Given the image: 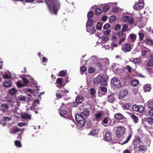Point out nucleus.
Listing matches in <instances>:
<instances>
[{
    "label": "nucleus",
    "mask_w": 153,
    "mask_h": 153,
    "mask_svg": "<svg viewBox=\"0 0 153 153\" xmlns=\"http://www.w3.org/2000/svg\"><path fill=\"white\" fill-rule=\"evenodd\" d=\"M56 83L59 85H62L63 84L62 79L60 78H57L56 80Z\"/></svg>",
    "instance_id": "79ce46f5"
},
{
    "label": "nucleus",
    "mask_w": 153,
    "mask_h": 153,
    "mask_svg": "<svg viewBox=\"0 0 153 153\" xmlns=\"http://www.w3.org/2000/svg\"><path fill=\"white\" fill-rule=\"evenodd\" d=\"M111 82L112 84L114 85L116 88H120L122 86V83L121 82L115 77L112 79Z\"/></svg>",
    "instance_id": "20e7f679"
},
{
    "label": "nucleus",
    "mask_w": 153,
    "mask_h": 153,
    "mask_svg": "<svg viewBox=\"0 0 153 153\" xmlns=\"http://www.w3.org/2000/svg\"><path fill=\"white\" fill-rule=\"evenodd\" d=\"M147 69L150 74H153V69L152 68L150 67H148L147 68Z\"/></svg>",
    "instance_id": "e2e57ef3"
},
{
    "label": "nucleus",
    "mask_w": 153,
    "mask_h": 153,
    "mask_svg": "<svg viewBox=\"0 0 153 153\" xmlns=\"http://www.w3.org/2000/svg\"><path fill=\"white\" fill-rule=\"evenodd\" d=\"M129 16H125L123 17V20L125 22H128V20L129 19Z\"/></svg>",
    "instance_id": "864d4df0"
},
{
    "label": "nucleus",
    "mask_w": 153,
    "mask_h": 153,
    "mask_svg": "<svg viewBox=\"0 0 153 153\" xmlns=\"http://www.w3.org/2000/svg\"><path fill=\"white\" fill-rule=\"evenodd\" d=\"M84 100V98L81 96H78L76 97L75 101L79 104H81Z\"/></svg>",
    "instance_id": "a211bd4d"
},
{
    "label": "nucleus",
    "mask_w": 153,
    "mask_h": 153,
    "mask_svg": "<svg viewBox=\"0 0 153 153\" xmlns=\"http://www.w3.org/2000/svg\"><path fill=\"white\" fill-rule=\"evenodd\" d=\"M95 68L92 67H90L88 69V72L91 74H93L95 71Z\"/></svg>",
    "instance_id": "c9c22d12"
},
{
    "label": "nucleus",
    "mask_w": 153,
    "mask_h": 153,
    "mask_svg": "<svg viewBox=\"0 0 153 153\" xmlns=\"http://www.w3.org/2000/svg\"><path fill=\"white\" fill-rule=\"evenodd\" d=\"M9 108V106L7 104L3 103L0 106V109L3 111H5L6 110Z\"/></svg>",
    "instance_id": "f3484780"
},
{
    "label": "nucleus",
    "mask_w": 153,
    "mask_h": 153,
    "mask_svg": "<svg viewBox=\"0 0 153 153\" xmlns=\"http://www.w3.org/2000/svg\"><path fill=\"white\" fill-rule=\"evenodd\" d=\"M102 25V24L101 22L98 23L96 25V28L97 30L101 29Z\"/></svg>",
    "instance_id": "09e8293b"
},
{
    "label": "nucleus",
    "mask_w": 153,
    "mask_h": 153,
    "mask_svg": "<svg viewBox=\"0 0 153 153\" xmlns=\"http://www.w3.org/2000/svg\"><path fill=\"white\" fill-rule=\"evenodd\" d=\"M128 91L126 89L121 90L120 92L119 96L122 98H124L128 94Z\"/></svg>",
    "instance_id": "2eb2a0df"
},
{
    "label": "nucleus",
    "mask_w": 153,
    "mask_h": 153,
    "mask_svg": "<svg viewBox=\"0 0 153 153\" xmlns=\"http://www.w3.org/2000/svg\"><path fill=\"white\" fill-rule=\"evenodd\" d=\"M45 2L51 13L56 15L60 7L59 0H45Z\"/></svg>",
    "instance_id": "f257e3e1"
},
{
    "label": "nucleus",
    "mask_w": 153,
    "mask_h": 153,
    "mask_svg": "<svg viewBox=\"0 0 153 153\" xmlns=\"http://www.w3.org/2000/svg\"><path fill=\"white\" fill-rule=\"evenodd\" d=\"M121 120L120 121V123H122L124 125H126L128 123V119L125 117H123V118H122Z\"/></svg>",
    "instance_id": "a878e982"
},
{
    "label": "nucleus",
    "mask_w": 153,
    "mask_h": 153,
    "mask_svg": "<svg viewBox=\"0 0 153 153\" xmlns=\"http://www.w3.org/2000/svg\"><path fill=\"white\" fill-rule=\"evenodd\" d=\"M143 42L147 45L152 46L153 45L152 40L149 38L145 39L143 41Z\"/></svg>",
    "instance_id": "f8f14e48"
},
{
    "label": "nucleus",
    "mask_w": 153,
    "mask_h": 153,
    "mask_svg": "<svg viewBox=\"0 0 153 153\" xmlns=\"http://www.w3.org/2000/svg\"><path fill=\"white\" fill-rule=\"evenodd\" d=\"M138 34L139 36L140 41H142L143 40V38L144 36V34L142 31H140L138 33Z\"/></svg>",
    "instance_id": "7c9ffc66"
},
{
    "label": "nucleus",
    "mask_w": 153,
    "mask_h": 153,
    "mask_svg": "<svg viewBox=\"0 0 153 153\" xmlns=\"http://www.w3.org/2000/svg\"><path fill=\"white\" fill-rule=\"evenodd\" d=\"M104 139L107 141H111L112 139L111 134L110 132H107L105 135Z\"/></svg>",
    "instance_id": "4468645a"
},
{
    "label": "nucleus",
    "mask_w": 153,
    "mask_h": 153,
    "mask_svg": "<svg viewBox=\"0 0 153 153\" xmlns=\"http://www.w3.org/2000/svg\"><path fill=\"white\" fill-rule=\"evenodd\" d=\"M3 85L4 87L7 88L11 87L12 82L11 80L5 81L3 82Z\"/></svg>",
    "instance_id": "412c9836"
},
{
    "label": "nucleus",
    "mask_w": 153,
    "mask_h": 153,
    "mask_svg": "<svg viewBox=\"0 0 153 153\" xmlns=\"http://www.w3.org/2000/svg\"><path fill=\"white\" fill-rule=\"evenodd\" d=\"M90 92L91 95H92V97L93 98L95 97L96 96L95 89L94 88H91L90 89Z\"/></svg>",
    "instance_id": "c756f323"
},
{
    "label": "nucleus",
    "mask_w": 153,
    "mask_h": 153,
    "mask_svg": "<svg viewBox=\"0 0 153 153\" xmlns=\"http://www.w3.org/2000/svg\"><path fill=\"white\" fill-rule=\"evenodd\" d=\"M110 7L108 5H106L102 9V10L103 12H106L110 9Z\"/></svg>",
    "instance_id": "c03bdc74"
},
{
    "label": "nucleus",
    "mask_w": 153,
    "mask_h": 153,
    "mask_svg": "<svg viewBox=\"0 0 153 153\" xmlns=\"http://www.w3.org/2000/svg\"><path fill=\"white\" fill-rule=\"evenodd\" d=\"M17 86L19 88H21L24 86V85L19 81H18L17 82Z\"/></svg>",
    "instance_id": "13d9d810"
},
{
    "label": "nucleus",
    "mask_w": 153,
    "mask_h": 153,
    "mask_svg": "<svg viewBox=\"0 0 153 153\" xmlns=\"http://www.w3.org/2000/svg\"><path fill=\"white\" fill-rule=\"evenodd\" d=\"M138 107H139L140 108H138L137 111V112H138L140 113H142L143 112V111L144 110V107L142 105H138Z\"/></svg>",
    "instance_id": "bb28decb"
},
{
    "label": "nucleus",
    "mask_w": 153,
    "mask_h": 153,
    "mask_svg": "<svg viewBox=\"0 0 153 153\" xmlns=\"http://www.w3.org/2000/svg\"><path fill=\"white\" fill-rule=\"evenodd\" d=\"M27 91L30 93H27V94L28 96L29 97L28 98V102H29L30 101H32L33 99L32 98V95L33 96H35L34 90L29 88L27 89Z\"/></svg>",
    "instance_id": "39448f33"
},
{
    "label": "nucleus",
    "mask_w": 153,
    "mask_h": 153,
    "mask_svg": "<svg viewBox=\"0 0 153 153\" xmlns=\"http://www.w3.org/2000/svg\"><path fill=\"white\" fill-rule=\"evenodd\" d=\"M116 35L117 37L119 36V37L121 38L124 37V36H126V34L121 31L118 32L117 33Z\"/></svg>",
    "instance_id": "c85d7f7f"
},
{
    "label": "nucleus",
    "mask_w": 153,
    "mask_h": 153,
    "mask_svg": "<svg viewBox=\"0 0 153 153\" xmlns=\"http://www.w3.org/2000/svg\"><path fill=\"white\" fill-rule=\"evenodd\" d=\"M131 84L134 86H137L139 83V81L137 80H134L131 81Z\"/></svg>",
    "instance_id": "4c0bfd02"
},
{
    "label": "nucleus",
    "mask_w": 153,
    "mask_h": 153,
    "mask_svg": "<svg viewBox=\"0 0 153 153\" xmlns=\"http://www.w3.org/2000/svg\"><path fill=\"white\" fill-rule=\"evenodd\" d=\"M59 76H65L66 74V73L65 71H62L59 73Z\"/></svg>",
    "instance_id": "8fccbe9b"
},
{
    "label": "nucleus",
    "mask_w": 153,
    "mask_h": 153,
    "mask_svg": "<svg viewBox=\"0 0 153 153\" xmlns=\"http://www.w3.org/2000/svg\"><path fill=\"white\" fill-rule=\"evenodd\" d=\"M116 19V17L115 16H112L109 19V22L111 23H113L114 22Z\"/></svg>",
    "instance_id": "ea45409f"
},
{
    "label": "nucleus",
    "mask_w": 153,
    "mask_h": 153,
    "mask_svg": "<svg viewBox=\"0 0 153 153\" xmlns=\"http://www.w3.org/2000/svg\"><path fill=\"white\" fill-rule=\"evenodd\" d=\"M140 108V107H138V105L136 104H134L132 106V108L134 111H137L138 108Z\"/></svg>",
    "instance_id": "de8ad7c7"
},
{
    "label": "nucleus",
    "mask_w": 153,
    "mask_h": 153,
    "mask_svg": "<svg viewBox=\"0 0 153 153\" xmlns=\"http://www.w3.org/2000/svg\"><path fill=\"white\" fill-rule=\"evenodd\" d=\"M111 120L109 117H105L102 120V124H107L108 123V126L111 125Z\"/></svg>",
    "instance_id": "9b49d317"
},
{
    "label": "nucleus",
    "mask_w": 153,
    "mask_h": 153,
    "mask_svg": "<svg viewBox=\"0 0 153 153\" xmlns=\"http://www.w3.org/2000/svg\"><path fill=\"white\" fill-rule=\"evenodd\" d=\"M121 28V25L120 24H117L114 27V30L116 31L119 30Z\"/></svg>",
    "instance_id": "4d7b16f0"
},
{
    "label": "nucleus",
    "mask_w": 153,
    "mask_h": 153,
    "mask_svg": "<svg viewBox=\"0 0 153 153\" xmlns=\"http://www.w3.org/2000/svg\"><path fill=\"white\" fill-rule=\"evenodd\" d=\"M147 122L148 124L150 125L153 124V118L151 117H148Z\"/></svg>",
    "instance_id": "2f4dec72"
},
{
    "label": "nucleus",
    "mask_w": 153,
    "mask_h": 153,
    "mask_svg": "<svg viewBox=\"0 0 153 153\" xmlns=\"http://www.w3.org/2000/svg\"><path fill=\"white\" fill-rule=\"evenodd\" d=\"M143 89L145 92H149L150 91L151 89L150 85L148 84L145 85L144 86Z\"/></svg>",
    "instance_id": "5701e85b"
},
{
    "label": "nucleus",
    "mask_w": 153,
    "mask_h": 153,
    "mask_svg": "<svg viewBox=\"0 0 153 153\" xmlns=\"http://www.w3.org/2000/svg\"><path fill=\"white\" fill-rule=\"evenodd\" d=\"M131 134H129V135L127 137L126 140L124 141L123 144H126L129 141L130 139H131Z\"/></svg>",
    "instance_id": "5fc2aeb1"
},
{
    "label": "nucleus",
    "mask_w": 153,
    "mask_h": 153,
    "mask_svg": "<svg viewBox=\"0 0 153 153\" xmlns=\"http://www.w3.org/2000/svg\"><path fill=\"white\" fill-rule=\"evenodd\" d=\"M149 108L151 109H153V102H149L148 105Z\"/></svg>",
    "instance_id": "774afa93"
},
{
    "label": "nucleus",
    "mask_w": 153,
    "mask_h": 153,
    "mask_svg": "<svg viewBox=\"0 0 153 153\" xmlns=\"http://www.w3.org/2000/svg\"><path fill=\"white\" fill-rule=\"evenodd\" d=\"M124 116L122 114L119 113L115 114L114 116V118L117 120H121Z\"/></svg>",
    "instance_id": "aec40b11"
},
{
    "label": "nucleus",
    "mask_w": 153,
    "mask_h": 153,
    "mask_svg": "<svg viewBox=\"0 0 153 153\" xmlns=\"http://www.w3.org/2000/svg\"><path fill=\"white\" fill-rule=\"evenodd\" d=\"M130 105L129 103H126L123 106V108L125 110H127L129 109L130 107Z\"/></svg>",
    "instance_id": "a19ab883"
},
{
    "label": "nucleus",
    "mask_w": 153,
    "mask_h": 153,
    "mask_svg": "<svg viewBox=\"0 0 153 153\" xmlns=\"http://www.w3.org/2000/svg\"><path fill=\"white\" fill-rule=\"evenodd\" d=\"M115 100V98L113 94H111L108 97L107 100L111 103H113Z\"/></svg>",
    "instance_id": "dca6fc26"
},
{
    "label": "nucleus",
    "mask_w": 153,
    "mask_h": 153,
    "mask_svg": "<svg viewBox=\"0 0 153 153\" xmlns=\"http://www.w3.org/2000/svg\"><path fill=\"white\" fill-rule=\"evenodd\" d=\"M128 27V26L126 24L123 25V28L122 29V31L124 32H125L127 30Z\"/></svg>",
    "instance_id": "3c124183"
},
{
    "label": "nucleus",
    "mask_w": 153,
    "mask_h": 153,
    "mask_svg": "<svg viewBox=\"0 0 153 153\" xmlns=\"http://www.w3.org/2000/svg\"><path fill=\"white\" fill-rule=\"evenodd\" d=\"M147 65L150 66L153 65V58H151L149 60L147 63Z\"/></svg>",
    "instance_id": "49530a36"
},
{
    "label": "nucleus",
    "mask_w": 153,
    "mask_h": 153,
    "mask_svg": "<svg viewBox=\"0 0 153 153\" xmlns=\"http://www.w3.org/2000/svg\"><path fill=\"white\" fill-rule=\"evenodd\" d=\"M61 92L62 93L64 94H67L68 92V90L65 88L61 90Z\"/></svg>",
    "instance_id": "338daca9"
},
{
    "label": "nucleus",
    "mask_w": 153,
    "mask_h": 153,
    "mask_svg": "<svg viewBox=\"0 0 153 153\" xmlns=\"http://www.w3.org/2000/svg\"><path fill=\"white\" fill-rule=\"evenodd\" d=\"M122 49L124 52H129L131 50V45L128 43L123 44L122 46Z\"/></svg>",
    "instance_id": "0eeeda50"
},
{
    "label": "nucleus",
    "mask_w": 153,
    "mask_h": 153,
    "mask_svg": "<svg viewBox=\"0 0 153 153\" xmlns=\"http://www.w3.org/2000/svg\"><path fill=\"white\" fill-rule=\"evenodd\" d=\"M94 15V13L93 11L89 12L88 13L87 17L88 19H91V18L93 17Z\"/></svg>",
    "instance_id": "f704fd0d"
},
{
    "label": "nucleus",
    "mask_w": 153,
    "mask_h": 153,
    "mask_svg": "<svg viewBox=\"0 0 153 153\" xmlns=\"http://www.w3.org/2000/svg\"><path fill=\"white\" fill-rule=\"evenodd\" d=\"M144 6L143 2H138L134 6L133 8L136 10H139L143 9Z\"/></svg>",
    "instance_id": "423d86ee"
},
{
    "label": "nucleus",
    "mask_w": 153,
    "mask_h": 153,
    "mask_svg": "<svg viewBox=\"0 0 153 153\" xmlns=\"http://www.w3.org/2000/svg\"><path fill=\"white\" fill-rule=\"evenodd\" d=\"M110 27V25L108 23L105 24L103 26V28L106 30H107Z\"/></svg>",
    "instance_id": "69168bd1"
},
{
    "label": "nucleus",
    "mask_w": 153,
    "mask_h": 153,
    "mask_svg": "<svg viewBox=\"0 0 153 153\" xmlns=\"http://www.w3.org/2000/svg\"><path fill=\"white\" fill-rule=\"evenodd\" d=\"M131 117L133 119L134 122L136 123L138 122V118L134 114H132L131 115Z\"/></svg>",
    "instance_id": "b1692460"
},
{
    "label": "nucleus",
    "mask_w": 153,
    "mask_h": 153,
    "mask_svg": "<svg viewBox=\"0 0 153 153\" xmlns=\"http://www.w3.org/2000/svg\"><path fill=\"white\" fill-rule=\"evenodd\" d=\"M22 118L27 120H30L31 118V115L27 113H24L22 114L21 116Z\"/></svg>",
    "instance_id": "ddd939ff"
},
{
    "label": "nucleus",
    "mask_w": 153,
    "mask_h": 153,
    "mask_svg": "<svg viewBox=\"0 0 153 153\" xmlns=\"http://www.w3.org/2000/svg\"><path fill=\"white\" fill-rule=\"evenodd\" d=\"M21 129L18 128L16 126H13L12 128H10V133L12 134H15L17 132H20L21 131Z\"/></svg>",
    "instance_id": "1a4fd4ad"
},
{
    "label": "nucleus",
    "mask_w": 153,
    "mask_h": 153,
    "mask_svg": "<svg viewBox=\"0 0 153 153\" xmlns=\"http://www.w3.org/2000/svg\"><path fill=\"white\" fill-rule=\"evenodd\" d=\"M131 39L132 41H134L136 38V35L134 34H132L130 35Z\"/></svg>",
    "instance_id": "6e6d98bb"
},
{
    "label": "nucleus",
    "mask_w": 153,
    "mask_h": 153,
    "mask_svg": "<svg viewBox=\"0 0 153 153\" xmlns=\"http://www.w3.org/2000/svg\"><path fill=\"white\" fill-rule=\"evenodd\" d=\"M140 59L139 58H133L132 60L131 61L134 62L135 64H139L140 63Z\"/></svg>",
    "instance_id": "473e14b6"
},
{
    "label": "nucleus",
    "mask_w": 153,
    "mask_h": 153,
    "mask_svg": "<svg viewBox=\"0 0 153 153\" xmlns=\"http://www.w3.org/2000/svg\"><path fill=\"white\" fill-rule=\"evenodd\" d=\"M98 132V130L97 129L92 130L88 134V135L92 136H95L97 135Z\"/></svg>",
    "instance_id": "393cba45"
},
{
    "label": "nucleus",
    "mask_w": 153,
    "mask_h": 153,
    "mask_svg": "<svg viewBox=\"0 0 153 153\" xmlns=\"http://www.w3.org/2000/svg\"><path fill=\"white\" fill-rule=\"evenodd\" d=\"M102 114V113L100 112H98L97 114H95L96 120L97 121H99L101 120Z\"/></svg>",
    "instance_id": "4be33fe9"
},
{
    "label": "nucleus",
    "mask_w": 153,
    "mask_h": 153,
    "mask_svg": "<svg viewBox=\"0 0 153 153\" xmlns=\"http://www.w3.org/2000/svg\"><path fill=\"white\" fill-rule=\"evenodd\" d=\"M78 119H79V120H82V119H85V118H84L83 117V116H82L80 114H77L76 115L75 119H76V121H77Z\"/></svg>",
    "instance_id": "58836bf2"
},
{
    "label": "nucleus",
    "mask_w": 153,
    "mask_h": 153,
    "mask_svg": "<svg viewBox=\"0 0 153 153\" xmlns=\"http://www.w3.org/2000/svg\"><path fill=\"white\" fill-rule=\"evenodd\" d=\"M93 24V21L92 19H88L86 26L87 27L88 26L91 27Z\"/></svg>",
    "instance_id": "cd10ccee"
},
{
    "label": "nucleus",
    "mask_w": 153,
    "mask_h": 153,
    "mask_svg": "<svg viewBox=\"0 0 153 153\" xmlns=\"http://www.w3.org/2000/svg\"><path fill=\"white\" fill-rule=\"evenodd\" d=\"M66 111L65 110H61L60 111V114L61 116L64 117H65V115L66 114Z\"/></svg>",
    "instance_id": "72a5a7b5"
},
{
    "label": "nucleus",
    "mask_w": 153,
    "mask_h": 153,
    "mask_svg": "<svg viewBox=\"0 0 153 153\" xmlns=\"http://www.w3.org/2000/svg\"><path fill=\"white\" fill-rule=\"evenodd\" d=\"M26 98V97L22 95H19L18 97L19 100L23 102H25Z\"/></svg>",
    "instance_id": "e433bc0d"
},
{
    "label": "nucleus",
    "mask_w": 153,
    "mask_h": 153,
    "mask_svg": "<svg viewBox=\"0 0 153 153\" xmlns=\"http://www.w3.org/2000/svg\"><path fill=\"white\" fill-rule=\"evenodd\" d=\"M126 38V36H124V37L120 38L119 40V44L120 45L125 40Z\"/></svg>",
    "instance_id": "052dcab7"
},
{
    "label": "nucleus",
    "mask_w": 153,
    "mask_h": 153,
    "mask_svg": "<svg viewBox=\"0 0 153 153\" xmlns=\"http://www.w3.org/2000/svg\"><path fill=\"white\" fill-rule=\"evenodd\" d=\"M125 131V127L123 126H119L117 127L116 131V135L117 137H120L123 135Z\"/></svg>",
    "instance_id": "7ed1b4c3"
},
{
    "label": "nucleus",
    "mask_w": 153,
    "mask_h": 153,
    "mask_svg": "<svg viewBox=\"0 0 153 153\" xmlns=\"http://www.w3.org/2000/svg\"><path fill=\"white\" fill-rule=\"evenodd\" d=\"M79 105V104L77 103V102L75 101V102H74L71 103V105L73 107H76Z\"/></svg>",
    "instance_id": "680f3d73"
},
{
    "label": "nucleus",
    "mask_w": 153,
    "mask_h": 153,
    "mask_svg": "<svg viewBox=\"0 0 153 153\" xmlns=\"http://www.w3.org/2000/svg\"><path fill=\"white\" fill-rule=\"evenodd\" d=\"M106 82V80L104 76L102 74H99L93 80V83L96 85L100 84L101 85H105Z\"/></svg>",
    "instance_id": "f03ea898"
},
{
    "label": "nucleus",
    "mask_w": 153,
    "mask_h": 153,
    "mask_svg": "<svg viewBox=\"0 0 153 153\" xmlns=\"http://www.w3.org/2000/svg\"><path fill=\"white\" fill-rule=\"evenodd\" d=\"M137 141H138L139 143L141 142L140 138L139 136H137L136 137V138L133 141V143H137Z\"/></svg>",
    "instance_id": "bf43d9fd"
},
{
    "label": "nucleus",
    "mask_w": 153,
    "mask_h": 153,
    "mask_svg": "<svg viewBox=\"0 0 153 153\" xmlns=\"http://www.w3.org/2000/svg\"><path fill=\"white\" fill-rule=\"evenodd\" d=\"M11 119L9 117H3L1 119V120L3 122H5L6 121H9Z\"/></svg>",
    "instance_id": "0e129e2a"
},
{
    "label": "nucleus",
    "mask_w": 153,
    "mask_h": 153,
    "mask_svg": "<svg viewBox=\"0 0 153 153\" xmlns=\"http://www.w3.org/2000/svg\"><path fill=\"white\" fill-rule=\"evenodd\" d=\"M9 92L10 94L13 95L16 92V91L15 88H13L9 90Z\"/></svg>",
    "instance_id": "603ef678"
},
{
    "label": "nucleus",
    "mask_w": 153,
    "mask_h": 153,
    "mask_svg": "<svg viewBox=\"0 0 153 153\" xmlns=\"http://www.w3.org/2000/svg\"><path fill=\"white\" fill-rule=\"evenodd\" d=\"M147 49L146 50H142L141 51V56H142L144 58H148L149 57V54L150 52V50L149 49L146 48Z\"/></svg>",
    "instance_id": "9d476101"
},
{
    "label": "nucleus",
    "mask_w": 153,
    "mask_h": 153,
    "mask_svg": "<svg viewBox=\"0 0 153 153\" xmlns=\"http://www.w3.org/2000/svg\"><path fill=\"white\" fill-rule=\"evenodd\" d=\"M102 13L101 10L99 8H97L95 10V13L97 15H99Z\"/></svg>",
    "instance_id": "37998d69"
},
{
    "label": "nucleus",
    "mask_w": 153,
    "mask_h": 153,
    "mask_svg": "<svg viewBox=\"0 0 153 153\" xmlns=\"http://www.w3.org/2000/svg\"><path fill=\"white\" fill-rule=\"evenodd\" d=\"M80 114L84 118L87 119L90 115L89 111L87 108H84L83 109V111L81 112Z\"/></svg>",
    "instance_id": "6e6552de"
},
{
    "label": "nucleus",
    "mask_w": 153,
    "mask_h": 153,
    "mask_svg": "<svg viewBox=\"0 0 153 153\" xmlns=\"http://www.w3.org/2000/svg\"><path fill=\"white\" fill-rule=\"evenodd\" d=\"M78 125L81 126H83L85 125L86 123L85 119H82V120H79L77 119V121H76Z\"/></svg>",
    "instance_id": "6ab92c4d"
},
{
    "label": "nucleus",
    "mask_w": 153,
    "mask_h": 153,
    "mask_svg": "<svg viewBox=\"0 0 153 153\" xmlns=\"http://www.w3.org/2000/svg\"><path fill=\"white\" fill-rule=\"evenodd\" d=\"M15 144L17 147H21L22 145L21 143L19 140H16L15 141Z\"/></svg>",
    "instance_id": "a18cd8bd"
}]
</instances>
